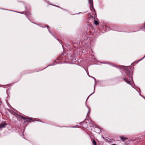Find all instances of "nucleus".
Returning <instances> with one entry per match:
<instances>
[{
  "label": "nucleus",
  "mask_w": 145,
  "mask_h": 145,
  "mask_svg": "<svg viewBox=\"0 0 145 145\" xmlns=\"http://www.w3.org/2000/svg\"><path fill=\"white\" fill-rule=\"evenodd\" d=\"M21 118L25 120L27 122H30L32 121V119L24 117L22 116Z\"/></svg>",
  "instance_id": "nucleus-1"
},
{
  "label": "nucleus",
  "mask_w": 145,
  "mask_h": 145,
  "mask_svg": "<svg viewBox=\"0 0 145 145\" xmlns=\"http://www.w3.org/2000/svg\"><path fill=\"white\" fill-rule=\"evenodd\" d=\"M123 79L127 83V84H130V82L132 80V78H129V80L127 79H126L125 78H123Z\"/></svg>",
  "instance_id": "nucleus-2"
},
{
  "label": "nucleus",
  "mask_w": 145,
  "mask_h": 145,
  "mask_svg": "<svg viewBox=\"0 0 145 145\" xmlns=\"http://www.w3.org/2000/svg\"><path fill=\"white\" fill-rule=\"evenodd\" d=\"M7 124L6 123H1L0 124V129L5 127V125Z\"/></svg>",
  "instance_id": "nucleus-3"
},
{
  "label": "nucleus",
  "mask_w": 145,
  "mask_h": 145,
  "mask_svg": "<svg viewBox=\"0 0 145 145\" xmlns=\"http://www.w3.org/2000/svg\"><path fill=\"white\" fill-rule=\"evenodd\" d=\"M120 138L123 141H124L127 138L124 137H121Z\"/></svg>",
  "instance_id": "nucleus-4"
},
{
  "label": "nucleus",
  "mask_w": 145,
  "mask_h": 145,
  "mask_svg": "<svg viewBox=\"0 0 145 145\" xmlns=\"http://www.w3.org/2000/svg\"><path fill=\"white\" fill-rule=\"evenodd\" d=\"M89 3L90 4V6H91V7H93V0H91H91H89Z\"/></svg>",
  "instance_id": "nucleus-5"
},
{
  "label": "nucleus",
  "mask_w": 145,
  "mask_h": 145,
  "mask_svg": "<svg viewBox=\"0 0 145 145\" xmlns=\"http://www.w3.org/2000/svg\"><path fill=\"white\" fill-rule=\"evenodd\" d=\"M94 24L96 25H97L99 24L97 20H94Z\"/></svg>",
  "instance_id": "nucleus-6"
},
{
  "label": "nucleus",
  "mask_w": 145,
  "mask_h": 145,
  "mask_svg": "<svg viewBox=\"0 0 145 145\" xmlns=\"http://www.w3.org/2000/svg\"><path fill=\"white\" fill-rule=\"evenodd\" d=\"M93 144L94 145H97L96 143L94 140H93L92 141Z\"/></svg>",
  "instance_id": "nucleus-7"
},
{
  "label": "nucleus",
  "mask_w": 145,
  "mask_h": 145,
  "mask_svg": "<svg viewBox=\"0 0 145 145\" xmlns=\"http://www.w3.org/2000/svg\"><path fill=\"white\" fill-rule=\"evenodd\" d=\"M112 145H116L115 144H113Z\"/></svg>",
  "instance_id": "nucleus-8"
},
{
  "label": "nucleus",
  "mask_w": 145,
  "mask_h": 145,
  "mask_svg": "<svg viewBox=\"0 0 145 145\" xmlns=\"http://www.w3.org/2000/svg\"><path fill=\"white\" fill-rule=\"evenodd\" d=\"M49 27V26H47V27Z\"/></svg>",
  "instance_id": "nucleus-9"
}]
</instances>
